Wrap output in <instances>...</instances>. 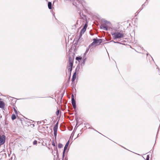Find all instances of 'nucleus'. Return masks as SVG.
Returning a JSON list of instances; mask_svg holds the SVG:
<instances>
[{"label": "nucleus", "mask_w": 160, "mask_h": 160, "mask_svg": "<svg viewBox=\"0 0 160 160\" xmlns=\"http://www.w3.org/2000/svg\"><path fill=\"white\" fill-rule=\"evenodd\" d=\"M111 34L114 39L123 38L124 36V34L122 33L119 32H112Z\"/></svg>", "instance_id": "nucleus-1"}, {"label": "nucleus", "mask_w": 160, "mask_h": 160, "mask_svg": "<svg viewBox=\"0 0 160 160\" xmlns=\"http://www.w3.org/2000/svg\"><path fill=\"white\" fill-rule=\"evenodd\" d=\"M73 59L70 56L69 57V64L68 65V71L70 73L72 69V67L73 65Z\"/></svg>", "instance_id": "nucleus-2"}, {"label": "nucleus", "mask_w": 160, "mask_h": 160, "mask_svg": "<svg viewBox=\"0 0 160 160\" xmlns=\"http://www.w3.org/2000/svg\"><path fill=\"white\" fill-rule=\"evenodd\" d=\"M93 42L90 45H89V47H90L91 45H94L96 44H99L102 42V39H97L96 38H94L93 39Z\"/></svg>", "instance_id": "nucleus-3"}, {"label": "nucleus", "mask_w": 160, "mask_h": 160, "mask_svg": "<svg viewBox=\"0 0 160 160\" xmlns=\"http://www.w3.org/2000/svg\"><path fill=\"white\" fill-rule=\"evenodd\" d=\"M5 137L4 135H2V137L0 136V145H2L5 142Z\"/></svg>", "instance_id": "nucleus-4"}, {"label": "nucleus", "mask_w": 160, "mask_h": 160, "mask_svg": "<svg viewBox=\"0 0 160 160\" xmlns=\"http://www.w3.org/2000/svg\"><path fill=\"white\" fill-rule=\"evenodd\" d=\"M57 124L58 123H56V124L55 125L53 128L54 134L55 137H56L57 136V133L58 128Z\"/></svg>", "instance_id": "nucleus-5"}, {"label": "nucleus", "mask_w": 160, "mask_h": 160, "mask_svg": "<svg viewBox=\"0 0 160 160\" xmlns=\"http://www.w3.org/2000/svg\"><path fill=\"white\" fill-rule=\"evenodd\" d=\"M68 144H69V141H68V142H67L65 146H64V150H63V153H62V158H63L64 157L65 153V152L66 149L67 148V147L68 146Z\"/></svg>", "instance_id": "nucleus-6"}, {"label": "nucleus", "mask_w": 160, "mask_h": 160, "mask_svg": "<svg viewBox=\"0 0 160 160\" xmlns=\"http://www.w3.org/2000/svg\"><path fill=\"white\" fill-rule=\"evenodd\" d=\"M87 27V25L86 24H85L83 28L81 29V33H84L86 31V28Z\"/></svg>", "instance_id": "nucleus-7"}, {"label": "nucleus", "mask_w": 160, "mask_h": 160, "mask_svg": "<svg viewBox=\"0 0 160 160\" xmlns=\"http://www.w3.org/2000/svg\"><path fill=\"white\" fill-rule=\"evenodd\" d=\"M100 28L103 30H105L106 31L108 30L107 27L104 24H102L100 26Z\"/></svg>", "instance_id": "nucleus-8"}, {"label": "nucleus", "mask_w": 160, "mask_h": 160, "mask_svg": "<svg viewBox=\"0 0 160 160\" xmlns=\"http://www.w3.org/2000/svg\"><path fill=\"white\" fill-rule=\"evenodd\" d=\"M4 107V103L2 101H0V108H3Z\"/></svg>", "instance_id": "nucleus-9"}, {"label": "nucleus", "mask_w": 160, "mask_h": 160, "mask_svg": "<svg viewBox=\"0 0 160 160\" xmlns=\"http://www.w3.org/2000/svg\"><path fill=\"white\" fill-rule=\"evenodd\" d=\"M72 105L76 104L75 101L74 99V96L73 94H72Z\"/></svg>", "instance_id": "nucleus-10"}, {"label": "nucleus", "mask_w": 160, "mask_h": 160, "mask_svg": "<svg viewBox=\"0 0 160 160\" xmlns=\"http://www.w3.org/2000/svg\"><path fill=\"white\" fill-rule=\"evenodd\" d=\"M76 72H75L74 73V74L73 75L72 78V82L74 81L76 78Z\"/></svg>", "instance_id": "nucleus-11"}, {"label": "nucleus", "mask_w": 160, "mask_h": 160, "mask_svg": "<svg viewBox=\"0 0 160 160\" xmlns=\"http://www.w3.org/2000/svg\"><path fill=\"white\" fill-rule=\"evenodd\" d=\"M48 6L49 9H52V3L51 2H49L48 3Z\"/></svg>", "instance_id": "nucleus-12"}, {"label": "nucleus", "mask_w": 160, "mask_h": 160, "mask_svg": "<svg viewBox=\"0 0 160 160\" xmlns=\"http://www.w3.org/2000/svg\"><path fill=\"white\" fill-rule=\"evenodd\" d=\"M16 118V115L14 114H12V119L13 120L15 119Z\"/></svg>", "instance_id": "nucleus-13"}, {"label": "nucleus", "mask_w": 160, "mask_h": 160, "mask_svg": "<svg viewBox=\"0 0 160 160\" xmlns=\"http://www.w3.org/2000/svg\"><path fill=\"white\" fill-rule=\"evenodd\" d=\"M62 146H63L62 144L60 143H59L58 144V147L59 148H62Z\"/></svg>", "instance_id": "nucleus-14"}, {"label": "nucleus", "mask_w": 160, "mask_h": 160, "mask_svg": "<svg viewBox=\"0 0 160 160\" xmlns=\"http://www.w3.org/2000/svg\"><path fill=\"white\" fill-rule=\"evenodd\" d=\"M76 59L78 61H80L79 60H81V59H82V58L81 57H76Z\"/></svg>", "instance_id": "nucleus-15"}, {"label": "nucleus", "mask_w": 160, "mask_h": 160, "mask_svg": "<svg viewBox=\"0 0 160 160\" xmlns=\"http://www.w3.org/2000/svg\"><path fill=\"white\" fill-rule=\"evenodd\" d=\"M37 141L36 140H34L33 142V145H36L37 144Z\"/></svg>", "instance_id": "nucleus-16"}, {"label": "nucleus", "mask_w": 160, "mask_h": 160, "mask_svg": "<svg viewBox=\"0 0 160 160\" xmlns=\"http://www.w3.org/2000/svg\"><path fill=\"white\" fill-rule=\"evenodd\" d=\"M59 113V110H58L56 112V114L58 115Z\"/></svg>", "instance_id": "nucleus-17"}, {"label": "nucleus", "mask_w": 160, "mask_h": 160, "mask_svg": "<svg viewBox=\"0 0 160 160\" xmlns=\"http://www.w3.org/2000/svg\"><path fill=\"white\" fill-rule=\"evenodd\" d=\"M149 155H148L147 157L146 160H149Z\"/></svg>", "instance_id": "nucleus-18"}, {"label": "nucleus", "mask_w": 160, "mask_h": 160, "mask_svg": "<svg viewBox=\"0 0 160 160\" xmlns=\"http://www.w3.org/2000/svg\"><path fill=\"white\" fill-rule=\"evenodd\" d=\"M84 33H81V32H80V34L79 35V38H80L82 36V34H83Z\"/></svg>", "instance_id": "nucleus-19"}, {"label": "nucleus", "mask_w": 160, "mask_h": 160, "mask_svg": "<svg viewBox=\"0 0 160 160\" xmlns=\"http://www.w3.org/2000/svg\"><path fill=\"white\" fill-rule=\"evenodd\" d=\"M89 48H87V50L86 51V52H85V53H86L88 52V51H89Z\"/></svg>", "instance_id": "nucleus-20"}, {"label": "nucleus", "mask_w": 160, "mask_h": 160, "mask_svg": "<svg viewBox=\"0 0 160 160\" xmlns=\"http://www.w3.org/2000/svg\"><path fill=\"white\" fill-rule=\"evenodd\" d=\"M72 106L73 107V108L75 109L76 108V104H74V105H72Z\"/></svg>", "instance_id": "nucleus-21"}, {"label": "nucleus", "mask_w": 160, "mask_h": 160, "mask_svg": "<svg viewBox=\"0 0 160 160\" xmlns=\"http://www.w3.org/2000/svg\"><path fill=\"white\" fill-rule=\"evenodd\" d=\"M52 145L54 146H55V143L54 142H53L52 143Z\"/></svg>", "instance_id": "nucleus-22"}, {"label": "nucleus", "mask_w": 160, "mask_h": 160, "mask_svg": "<svg viewBox=\"0 0 160 160\" xmlns=\"http://www.w3.org/2000/svg\"><path fill=\"white\" fill-rule=\"evenodd\" d=\"M14 111L16 113V112H17V111H16V109H15V108H14Z\"/></svg>", "instance_id": "nucleus-23"}, {"label": "nucleus", "mask_w": 160, "mask_h": 160, "mask_svg": "<svg viewBox=\"0 0 160 160\" xmlns=\"http://www.w3.org/2000/svg\"><path fill=\"white\" fill-rule=\"evenodd\" d=\"M106 23H107V24H108L109 23V22H106Z\"/></svg>", "instance_id": "nucleus-24"}, {"label": "nucleus", "mask_w": 160, "mask_h": 160, "mask_svg": "<svg viewBox=\"0 0 160 160\" xmlns=\"http://www.w3.org/2000/svg\"><path fill=\"white\" fill-rule=\"evenodd\" d=\"M79 133L78 134V137H79Z\"/></svg>", "instance_id": "nucleus-25"}, {"label": "nucleus", "mask_w": 160, "mask_h": 160, "mask_svg": "<svg viewBox=\"0 0 160 160\" xmlns=\"http://www.w3.org/2000/svg\"><path fill=\"white\" fill-rule=\"evenodd\" d=\"M85 60H84L83 61V63H84V62H85Z\"/></svg>", "instance_id": "nucleus-26"}, {"label": "nucleus", "mask_w": 160, "mask_h": 160, "mask_svg": "<svg viewBox=\"0 0 160 160\" xmlns=\"http://www.w3.org/2000/svg\"><path fill=\"white\" fill-rule=\"evenodd\" d=\"M116 43H119V42H116Z\"/></svg>", "instance_id": "nucleus-27"}, {"label": "nucleus", "mask_w": 160, "mask_h": 160, "mask_svg": "<svg viewBox=\"0 0 160 160\" xmlns=\"http://www.w3.org/2000/svg\"><path fill=\"white\" fill-rule=\"evenodd\" d=\"M77 69V68H76V70Z\"/></svg>", "instance_id": "nucleus-28"}, {"label": "nucleus", "mask_w": 160, "mask_h": 160, "mask_svg": "<svg viewBox=\"0 0 160 160\" xmlns=\"http://www.w3.org/2000/svg\"><path fill=\"white\" fill-rule=\"evenodd\" d=\"M1 98H0V100H1Z\"/></svg>", "instance_id": "nucleus-29"}, {"label": "nucleus", "mask_w": 160, "mask_h": 160, "mask_svg": "<svg viewBox=\"0 0 160 160\" xmlns=\"http://www.w3.org/2000/svg\"><path fill=\"white\" fill-rule=\"evenodd\" d=\"M65 160H66V159H65Z\"/></svg>", "instance_id": "nucleus-30"}]
</instances>
